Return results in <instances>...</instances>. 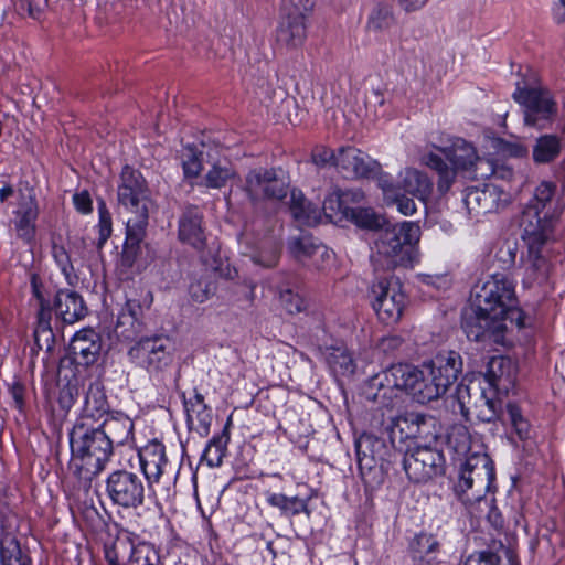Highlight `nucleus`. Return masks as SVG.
Segmentation results:
<instances>
[{
  "instance_id": "69168bd1",
  "label": "nucleus",
  "mask_w": 565,
  "mask_h": 565,
  "mask_svg": "<svg viewBox=\"0 0 565 565\" xmlns=\"http://www.w3.org/2000/svg\"><path fill=\"white\" fill-rule=\"evenodd\" d=\"M32 289H33V295L34 297L36 298L38 302H39V306H43V305H47L49 301H46L36 284V279L35 277L32 278Z\"/></svg>"
},
{
  "instance_id": "ddd939ff",
  "label": "nucleus",
  "mask_w": 565,
  "mask_h": 565,
  "mask_svg": "<svg viewBox=\"0 0 565 565\" xmlns=\"http://www.w3.org/2000/svg\"><path fill=\"white\" fill-rule=\"evenodd\" d=\"M141 470L150 488L154 489L161 483L169 484L177 478V468L167 457L166 447L153 440L138 451Z\"/></svg>"
},
{
  "instance_id": "e2e57ef3",
  "label": "nucleus",
  "mask_w": 565,
  "mask_h": 565,
  "mask_svg": "<svg viewBox=\"0 0 565 565\" xmlns=\"http://www.w3.org/2000/svg\"><path fill=\"white\" fill-rule=\"evenodd\" d=\"M194 399H195V404L191 403V408L188 407V414H189L190 418H192V413L195 412V406L201 407L203 412H205V409H206V406L203 403L204 402L203 395L196 393L194 396Z\"/></svg>"
},
{
  "instance_id": "39448f33",
  "label": "nucleus",
  "mask_w": 565,
  "mask_h": 565,
  "mask_svg": "<svg viewBox=\"0 0 565 565\" xmlns=\"http://www.w3.org/2000/svg\"><path fill=\"white\" fill-rule=\"evenodd\" d=\"M184 177H235L236 171L217 143L186 145L180 152Z\"/></svg>"
},
{
  "instance_id": "774afa93",
  "label": "nucleus",
  "mask_w": 565,
  "mask_h": 565,
  "mask_svg": "<svg viewBox=\"0 0 565 565\" xmlns=\"http://www.w3.org/2000/svg\"><path fill=\"white\" fill-rule=\"evenodd\" d=\"M13 194V188L10 185H4L0 188V201L4 202L9 196Z\"/></svg>"
},
{
  "instance_id": "a19ab883",
  "label": "nucleus",
  "mask_w": 565,
  "mask_h": 565,
  "mask_svg": "<svg viewBox=\"0 0 565 565\" xmlns=\"http://www.w3.org/2000/svg\"><path fill=\"white\" fill-rule=\"evenodd\" d=\"M267 502L286 515H297L307 512V502L298 497H287L282 493H267Z\"/></svg>"
},
{
  "instance_id": "6ab92c4d",
  "label": "nucleus",
  "mask_w": 565,
  "mask_h": 565,
  "mask_svg": "<svg viewBox=\"0 0 565 565\" xmlns=\"http://www.w3.org/2000/svg\"><path fill=\"white\" fill-rule=\"evenodd\" d=\"M292 9L285 4L286 14L281 18L276 31V43L281 49H296L303 44L307 31L305 14L312 4L300 7L295 0H289Z\"/></svg>"
},
{
  "instance_id": "aec40b11",
  "label": "nucleus",
  "mask_w": 565,
  "mask_h": 565,
  "mask_svg": "<svg viewBox=\"0 0 565 565\" xmlns=\"http://www.w3.org/2000/svg\"><path fill=\"white\" fill-rule=\"evenodd\" d=\"M512 200V194L501 184L484 182L468 186L465 203L470 212L489 213L503 207Z\"/></svg>"
},
{
  "instance_id": "f8f14e48",
  "label": "nucleus",
  "mask_w": 565,
  "mask_h": 565,
  "mask_svg": "<svg viewBox=\"0 0 565 565\" xmlns=\"http://www.w3.org/2000/svg\"><path fill=\"white\" fill-rule=\"evenodd\" d=\"M372 307L385 324L397 322L404 312L407 298L399 282L393 278H381L372 285Z\"/></svg>"
},
{
  "instance_id": "3c124183",
  "label": "nucleus",
  "mask_w": 565,
  "mask_h": 565,
  "mask_svg": "<svg viewBox=\"0 0 565 565\" xmlns=\"http://www.w3.org/2000/svg\"><path fill=\"white\" fill-rule=\"evenodd\" d=\"M507 412L509 419L521 439L529 436V423L523 418L521 409L515 404H508Z\"/></svg>"
},
{
  "instance_id": "58836bf2",
  "label": "nucleus",
  "mask_w": 565,
  "mask_h": 565,
  "mask_svg": "<svg viewBox=\"0 0 565 565\" xmlns=\"http://www.w3.org/2000/svg\"><path fill=\"white\" fill-rule=\"evenodd\" d=\"M327 361L334 374L347 376L355 371V362L343 345L330 348Z\"/></svg>"
},
{
  "instance_id": "7c9ffc66",
  "label": "nucleus",
  "mask_w": 565,
  "mask_h": 565,
  "mask_svg": "<svg viewBox=\"0 0 565 565\" xmlns=\"http://www.w3.org/2000/svg\"><path fill=\"white\" fill-rule=\"evenodd\" d=\"M364 193L360 190L340 191L335 190L326 198L322 211L326 217L331 221H342L347 218L350 210V203L362 201Z\"/></svg>"
},
{
  "instance_id": "b1692460",
  "label": "nucleus",
  "mask_w": 565,
  "mask_h": 565,
  "mask_svg": "<svg viewBox=\"0 0 565 565\" xmlns=\"http://www.w3.org/2000/svg\"><path fill=\"white\" fill-rule=\"evenodd\" d=\"M100 337L93 329H83L78 331L72 339L70 352L78 364H94L100 353Z\"/></svg>"
},
{
  "instance_id": "412c9836",
  "label": "nucleus",
  "mask_w": 565,
  "mask_h": 565,
  "mask_svg": "<svg viewBox=\"0 0 565 565\" xmlns=\"http://www.w3.org/2000/svg\"><path fill=\"white\" fill-rule=\"evenodd\" d=\"M153 554L147 544L135 546L128 537L117 539L105 547V558L109 565H156L149 555Z\"/></svg>"
},
{
  "instance_id": "c756f323",
  "label": "nucleus",
  "mask_w": 565,
  "mask_h": 565,
  "mask_svg": "<svg viewBox=\"0 0 565 565\" xmlns=\"http://www.w3.org/2000/svg\"><path fill=\"white\" fill-rule=\"evenodd\" d=\"M99 430L107 437L110 446H121L132 439L134 423L124 413L108 414L99 424Z\"/></svg>"
},
{
  "instance_id": "8fccbe9b",
  "label": "nucleus",
  "mask_w": 565,
  "mask_h": 565,
  "mask_svg": "<svg viewBox=\"0 0 565 565\" xmlns=\"http://www.w3.org/2000/svg\"><path fill=\"white\" fill-rule=\"evenodd\" d=\"M138 308L139 305L136 301L128 300L126 302L125 308L117 317L116 331L122 328L121 334L125 335V333L128 331V328H134L137 321L136 309ZM126 337H128V334H126Z\"/></svg>"
},
{
  "instance_id": "20e7f679",
  "label": "nucleus",
  "mask_w": 565,
  "mask_h": 565,
  "mask_svg": "<svg viewBox=\"0 0 565 565\" xmlns=\"http://www.w3.org/2000/svg\"><path fill=\"white\" fill-rule=\"evenodd\" d=\"M447 161L440 156L429 152L422 157V162L437 172L439 177H449L450 173L478 172L486 167L481 177H491L495 173L492 163L477 154L475 147L461 138L452 141L450 147L441 149Z\"/></svg>"
},
{
  "instance_id": "13d9d810",
  "label": "nucleus",
  "mask_w": 565,
  "mask_h": 565,
  "mask_svg": "<svg viewBox=\"0 0 565 565\" xmlns=\"http://www.w3.org/2000/svg\"><path fill=\"white\" fill-rule=\"evenodd\" d=\"M15 408L23 409L24 406V387L19 382H14L9 388Z\"/></svg>"
},
{
  "instance_id": "423d86ee",
  "label": "nucleus",
  "mask_w": 565,
  "mask_h": 565,
  "mask_svg": "<svg viewBox=\"0 0 565 565\" xmlns=\"http://www.w3.org/2000/svg\"><path fill=\"white\" fill-rule=\"evenodd\" d=\"M118 201L132 214L126 223V244L138 246L146 236L151 203L145 179H124L118 186Z\"/></svg>"
},
{
  "instance_id": "bb28decb",
  "label": "nucleus",
  "mask_w": 565,
  "mask_h": 565,
  "mask_svg": "<svg viewBox=\"0 0 565 565\" xmlns=\"http://www.w3.org/2000/svg\"><path fill=\"white\" fill-rule=\"evenodd\" d=\"M548 248L527 247L523 284L527 287L547 281L551 273Z\"/></svg>"
},
{
  "instance_id": "a18cd8bd",
  "label": "nucleus",
  "mask_w": 565,
  "mask_h": 565,
  "mask_svg": "<svg viewBox=\"0 0 565 565\" xmlns=\"http://www.w3.org/2000/svg\"><path fill=\"white\" fill-rule=\"evenodd\" d=\"M280 255L279 245L275 241L265 243L255 255L253 260L264 267H274L277 265Z\"/></svg>"
},
{
  "instance_id": "c9c22d12",
  "label": "nucleus",
  "mask_w": 565,
  "mask_h": 565,
  "mask_svg": "<svg viewBox=\"0 0 565 565\" xmlns=\"http://www.w3.org/2000/svg\"><path fill=\"white\" fill-rule=\"evenodd\" d=\"M0 558L2 565H29V557L22 553L17 537L9 532L0 535Z\"/></svg>"
},
{
  "instance_id": "2f4dec72",
  "label": "nucleus",
  "mask_w": 565,
  "mask_h": 565,
  "mask_svg": "<svg viewBox=\"0 0 565 565\" xmlns=\"http://www.w3.org/2000/svg\"><path fill=\"white\" fill-rule=\"evenodd\" d=\"M565 204L561 195L558 183L555 180H542L534 189L533 202L530 205H537L540 210L558 215Z\"/></svg>"
},
{
  "instance_id": "1a4fd4ad",
  "label": "nucleus",
  "mask_w": 565,
  "mask_h": 565,
  "mask_svg": "<svg viewBox=\"0 0 565 565\" xmlns=\"http://www.w3.org/2000/svg\"><path fill=\"white\" fill-rule=\"evenodd\" d=\"M383 201L387 206H396L403 215L416 212L414 199L426 202L434 195L431 179H379Z\"/></svg>"
},
{
  "instance_id": "cd10ccee",
  "label": "nucleus",
  "mask_w": 565,
  "mask_h": 565,
  "mask_svg": "<svg viewBox=\"0 0 565 565\" xmlns=\"http://www.w3.org/2000/svg\"><path fill=\"white\" fill-rule=\"evenodd\" d=\"M54 308L57 318L66 324H73L84 319L88 311L82 296L70 289L56 292Z\"/></svg>"
},
{
  "instance_id": "0eeeda50",
  "label": "nucleus",
  "mask_w": 565,
  "mask_h": 565,
  "mask_svg": "<svg viewBox=\"0 0 565 565\" xmlns=\"http://www.w3.org/2000/svg\"><path fill=\"white\" fill-rule=\"evenodd\" d=\"M494 482L493 462L487 454L473 452L462 463L455 491L466 504L479 502Z\"/></svg>"
},
{
  "instance_id": "473e14b6",
  "label": "nucleus",
  "mask_w": 565,
  "mask_h": 565,
  "mask_svg": "<svg viewBox=\"0 0 565 565\" xmlns=\"http://www.w3.org/2000/svg\"><path fill=\"white\" fill-rule=\"evenodd\" d=\"M15 231L20 238L30 243L35 235V221L38 217V206L32 195L23 202L15 212Z\"/></svg>"
},
{
  "instance_id": "72a5a7b5",
  "label": "nucleus",
  "mask_w": 565,
  "mask_h": 565,
  "mask_svg": "<svg viewBox=\"0 0 565 565\" xmlns=\"http://www.w3.org/2000/svg\"><path fill=\"white\" fill-rule=\"evenodd\" d=\"M290 210L294 217L302 225L313 226L321 220L320 209L307 202L302 192L299 190H291Z\"/></svg>"
},
{
  "instance_id": "9b49d317",
  "label": "nucleus",
  "mask_w": 565,
  "mask_h": 565,
  "mask_svg": "<svg viewBox=\"0 0 565 565\" xmlns=\"http://www.w3.org/2000/svg\"><path fill=\"white\" fill-rule=\"evenodd\" d=\"M513 99L524 108L525 125L537 129L550 126L557 114V106L551 93L541 86H518Z\"/></svg>"
},
{
  "instance_id": "f704fd0d",
  "label": "nucleus",
  "mask_w": 565,
  "mask_h": 565,
  "mask_svg": "<svg viewBox=\"0 0 565 565\" xmlns=\"http://www.w3.org/2000/svg\"><path fill=\"white\" fill-rule=\"evenodd\" d=\"M248 190L254 198L282 200L288 192V185L284 179H249Z\"/></svg>"
},
{
  "instance_id": "4c0bfd02",
  "label": "nucleus",
  "mask_w": 565,
  "mask_h": 565,
  "mask_svg": "<svg viewBox=\"0 0 565 565\" xmlns=\"http://www.w3.org/2000/svg\"><path fill=\"white\" fill-rule=\"evenodd\" d=\"M561 152V139L555 135H543L533 147V159L536 163H548Z\"/></svg>"
},
{
  "instance_id": "052dcab7",
  "label": "nucleus",
  "mask_w": 565,
  "mask_h": 565,
  "mask_svg": "<svg viewBox=\"0 0 565 565\" xmlns=\"http://www.w3.org/2000/svg\"><path fill=\"white\" fill-rule=\"evenodd\" d=\"M553 18L557 23L565 22V0H557L552 7Z\"/></svg>"
},
{
  "instance_id": "9d476101",
  "label": "nucleus",
  "mask_w": 565,
  "mask_h": 565,
  "mask_svg": "<svg viewBox=\"0 0 565 565\" xmlns=\"http://www.w3.org/2000/svg\"><path fill=\"white\" fill-rule=\"evenodd\" d=\"M312 162L318 167L334 166L355 177H379L382 174L380 162L367 153L352 146L340 147L337 151L324 147H316Z\"/></svg>"
},
{
  "instance_id": "5701e85b",
  "label": "nucleus",
  "mask_w": 565,
  "mask_h": 565,
  "mask_svg": "<svg viewBox=\"0 0 565 565\" xmlns=\"http://www.w3.org/2000/svg\"><path fill=\"white\" fill-rule=\"evenodd\" d=\"M396 426L407 439L430 441L437 437L436 419L420 413H407L401 416Z\"/></svg>"
},
{
  "instance_id": "09e8293b",
  "label": "nucleus",
  "mask_w": 565,
  "mask_h": 565,
  "mask_svg": "<svg viewBox=\"0 0 565 565\" xmlns=\"http://www.w3.org/2000/svg\"><path fill=\"white\" fill-rule=\"evenodd\" d=\"M215 287L207 278L201 277L193 280L189 286L191 299L198 303H203L214 294Z\"/></svg>"
},
{
  "instance_id": "393cba45",
  "label": "nucleus",
  "mask_w": 565,
  "mask_h": 565,
  "mask_svg": "<svg viewBox=\"0 0 565 565\" xmlns=\"http://www.w3.org/2000/svg\"><path fill=\"white\" fill-rule=\"evenodd\" d=\"M108 414L106 395L98 383H93L87 390L82 414L74 425L99 426Z\"/></svg>"
},
{
  "instance_id": "49530a36",
  "label": "nucleus",
  "mask_w": 565,
  "mask_h": 565,
  "mask_svg": "<svg viewBox=\"0 0 565 565\" xmlns=\"http://www.w3.org/2000/svg\"><path fill=\"white\" fill-rule=\"evenodd\" d=\"M438 547L437 540L430 534L417 535L411 544L414 558L424 559L435 553Z\"/></svg>"
},
{
  "instance_id": "680f3d73",
  "label": "nucleus",
  "mask_w": 565,
  "mask_h": 565,
  "mask_svg": "<svg viewBox=\"0 0 565 565\" xmlns=\"http://www.w3.org/2000/svg\"><path fill=\"white\" fill-rule=\"evenodd\" d=\"M399 2L405 8V10L412 11L422 8L427 2V0H399Z\"/></svg>"
},
{
  "instance_id": "6e6552de",
  "label": "nucleus",
  "mask_w": 565,
  "mask_h": 565,
  "mask_svg": "<svg viewBox=\"0 0 565 565\" xmlns=\"http://www.w3.org/2000/svg\"><path fill=\"white\" fill-rule=\"evenodd\" d=\"M420 237V228L413 222H402L385 227L375 243L377 254L388 267L408 266L414 256V246Z\"/></svg>"
},
{
  "instance_id": "dca6fc26",
  "label": "nucleus",
  "mask_w": 565,
  "mask_h": 565,
  "mask_svg": "<svg viewBox=\"0 0 565 565\" xmlns=\"http://www.w3.org/2000/svg\"><path fill=\"white\" fill-rule=\"evenodd\" d=\"M555 214L540 210L537 205H527L521 216L522 238L527 247L547 248L553 237Z\"/></svg>"
},
{
  "instance_id": "338daca9",
  "label": "nucleus",
  "mask_w": 565,
  "mask_h": 565,
  "mask_svg": "<svg viewBox=\"0 0 565 565\" xmlns=\"http://www.w3.org/2000/svg\"><path fill=\"white\" fill-rule=\"evenodd\" d=\"M451 185V179H439L437 192L443 195Z\"/></svg>"
},
{
  "instance_id": "4468645a",
  "label": "nucleus",
  "mask_w": 565,
  "mask_h": 565,
  "mask_svg": "<svg viewBox=\"0 0 565 565\" xmlns=\"http://www.w3.org/2000/svg\"><path fill=\"white\" fill-rule=\"evenodd\" d=\"M173 345L168 337H151L139 340L128 352L129 358L148 372H160L172 362Z\"/></svg>"
},
{
  "instance_id": "4be33fe9",
  "label": "nucleus",
  "mask_w": 565,
  "mask_h": 565,
  "mask_svg": "<svg viewBox=\"0 0 565 565\" xmlns=\"http://www.w3.org/2000/svg\"><path fill=\"white\" fill-rule=\"evenodd\" d=\"M289 250L299 262L310 260L311 265L318 269H321L323 264L332 258V253L327 246L307 234L292 237L289 241Z\"/></svg>"
},
{
  "instance_id": "0e129e2a",
  "label": "nucleus",
  "mask_w": 565,
  "mask_h": 565,
  "mask_svg": "<svg viewBox=\"0 0 565 565\" xmlns=\"http://www.w3.org/2000/svg\"><path fill=\"white\" fill-rule=\"evenodd\" d=\"M20 7L25 9L31 18L38 19L40 17L41 10L34 8L30 1H21Z\"/></svg>"
},
{
  "instance_id": "6e6d98bb",
  "label": "nucleus",
  "mask_w": 565,
  "mask_h": 565,
  "mask_svg": "<svg viewBox=\"0 0 565 565\" xmlns=\"http://www.w3.org/2000/svg\"><path fill=\"white\" fill-rule=\"evenodd\" d=\"M466 565H500V557L491 552H482L478 555L469 556Z\"/></svg>"
},
{
  "instance_id": "de8ad7c7",
  "label": "nucleus",
  "mask_w": 565,
  "mask_h": 565,
  "mask_svg": "<svg viewBox=\"0 0 565 565\" xmlns=\"http://www.w3.org/2000/svg\"><path fill=\"white\" fill-rule=\"evenodd\" d=\"M225 454V445L221 437L212 438L206 445L202 460L205 461L210 467H218L223 461Z\"/></svg>"
},
{
  "instance_id": "ea45409f",
  "label": "nucleus",
  "mask_w": 565,
  "mask_h": 565,
  "mask_svg": "<svg viewBox=\"0 0 565 565\" xmlns=\"http://www.w3.org/2000/svg\"><path fill=\"white\" fill-rule=\"evenodd\" d=\"M471 416L483 423H490L498 417L497 402L487 397L484 390H476V401L472 403Z\"/></svg>"
},
{
  "instance_id": "a211bd4d",
  "label": "nucleus",
  "mask_w": 565,
  "mask_h": 565,
  "mask_svg": "<svg viewBox=\"0 0 565 565\" xmlns=\"http://www.w3.org/2000/svg\"><path fill=\"white\" fill-rule=\"evenodd\" d=\"M106 490L114 503L124 508H137L145 499L142 480L134 472L117 470L109 475Z\"/></svg>"
},
{
  "instance_id": "2eb2a0df",
  "label": "nucleus",
  "mask_w": 565,
  "mask_h": 565,
  "mask_svg": "<svg viewBox=\"0 0 565 565\" xmlns=\"http://www.w3.org/2000/svg\"><path fill=\"white\" fill-rule=\"evenodd\" d=\"M358 465L366 487L375 488L384 480L379 459L385 451V443L371 434L361 435L355 441Z\"/></svg>"
},
{
  "instance_id": "7ed1b4c3",
  "label": "nucleus",
  "mask_w": 565,
  "mask_h": 565,
  "mask_svg": "<svg viewBox=\"0 0 565 565\" xmlns=\"http://www.w3.org/2000/svg\"><path fill=\"white\" fill-rule=\"evenodd\" d=\"M99 426L74 425L70 433L71 468L78 478L90 480L100 473L114 448Z\"/></svg>"
},
{
  "instance_id": "e433bc0d",
  "label": "nucleus",
  "mask_w": 565,
  "mask_h": 565,
  "mask_svg": "<svg viewBox=\"0 0 565 565\" xmlns=\"http://www.w3.org/2000/svg\"><path fill=\"white\" fill-rule=\"evenodd\" d=\"M476 390H482L480 385L473 381L469 383H459L456 387L452 398V409L456 411L458 407L460 414L466 420L471 419L472 403L476 401Z\"/></svg>"
},
{
  "instance_id": "37998d69",
  "label": "nucleus",
  "mask_w": 565,
  "mask_h": 565,
  "mask_svg": "<svg viewBox=\"0 0 565 565\" xmlns=\"http://www.w3.org/2000/svg\"><path fill=\"white\" fill-rule=\"evenodd\" d=\"M39 307L38 323L34 330L35 341L41 347L40 342L41 340H44L46 342L47 349H50L51 343L53 342V332L51 328L52 312L50 303Z\"/></svg>"
},
{
  "instance_id": "4d7b16f0",
  "label": "nucleus",
  "mask_w": 565,
  "mask_h": 565,
  "mask_svg": "<svg viewBox=\"0 0 565 565\" xmlns=\"http://www.w3.org/2000/svg\"><path fill=\"white\" fill-rule=\"evenodd\" d=\"M73 202L76 210L83 214L92 212V199L87 191H82L73 195Z\"/></svg>"
},
{
  "instance_id": "f257e3e1",
  "label": "nucleus",
  "mask_w": 565,
  "mask_h": 565,
  "mask_svg": "<svg viewBox=\"0 0 565 565\" xmlns=\"http://www.w3.org/2000/svg\"><path fill=\"white\" fill-rule=\"evenodd\" d=\"M473 315L462 328L470 340L501 344L508 322L518 329L526 327L527 317L516 306L515 288L504 274H493L475 284L471 290Z\"/></svg>"
},
{
  "instance_id": "c85d7f7f",
  "label": "nucleus",
  "mask_w": 565,
  "mask_h": 565,
  "mask_svg": "<svg viewBox=\"0 0 565 565\" xmlns=\"http://www.w3.org/2000/svg\"><path fill=\"white\" fill-rule=\"evenodd\" d=\"M202 213L198 207H188L179 220V239L200 250L205 246Z\"/></svg>"
},
{
  "instance_id": "a878e982",
  "label": "nucleus",
  "mask_w": 565,
  "mask_h": 565,
  "mask_svg": "<svg viewBox=\"0 0 565 565\" xmlns=\"http://www.w3.org/2000/svg\"><path fill=\"white\" fill-rule=\"evenodd\" d=\"M484 379L498 392L508 393L515 384L516 365L504 356H493L488 363Z\"/></svg>"
},
{
  "instance_id": "f3484780",
  "label": "nucleus",
  "mask_w": 565,
  "mask_h": 565,
  "mask_svg": "<svg viewBox=\"0 0 565 565\" xmlns=\"http://www.w3.org/2000/svg\"><path fill=\"white\" fill-rule=\"evenodd\" d=\"M403 465L409 480L424 483L443 473L444 456L431 447L417 446L405 455Z\"/></svg>"
},
{
  "instance_id": "bf43d9fd",
  "label": "nucleus",
  "mask_w": 565,
  "mask_h": 565,
  "mask_svg": "<svg viewBox=\"0 0 565 565\" xmlns=\"http://www.w3.org/2000/svg\"><path fill=\"white\" fill-rule=\"evenodd\" d=\"M99 245L104 244L111 234V217H99Z\"/></svg>"
},
{
  "instance_id": "864d4df0",
  "label": "nucleus",
  "mask_w": 565,
  "mask_h": 565,
  "mask_svg": "<svg viewBox=\"0 0 565 565\" xmlns=\"http://www.w3.org/2000/svg\"><path fill=\"white\" fill-rule=\"evenodd\" d=\"M52 255L56 264L61 268L62 273L68 280L73 274V266L67 252L62 245H57L54 243L52 246Z\"/></svg>"
},
{
  "instance_id": "79ce46f5",
  "label": "nucleus",
  "mask_w": 565,
  "mask_h": 565,
  "mask_svg": "<svg viewBox=\"0 0 565 565\" xmlns=\"http://www.w3.org/2000/svg\"><path fill=\"white\" fill-rule=\"evenodd\" d=\"M345 220L365 230H377L384 222L383 217L370 207H350Z\"/></svg>"
},
{
  "instance_id": "f03ea898",
  "label": "nucleus",
  "mask_w": 565,
  "mask_h": 565,
  "mask_svg": "<svg viewBox=\"0 0 565 565\" xmlns=\"http://www.w3.org/2000/svg\"><path fill=\"white\" fill-rule=\"evenodd\" d=\"M462 360L456 351H441L420 369L399 364L391 370L394 385L406 391L416 402L427 404L440 398L457 380Z\"/></svg>"
},
{
  "instance_id": "c03bdc74",
  "label": "nucleus",
  "mask_w": 565,
  "mask_h": 565,
  "mask_svg": "<svg viewBox=\"0 0 565 565\" xmlns=\"http://www.w3.org/2000/svg\"><path fill=\"white\" fill-rule=\"evenodd\" d=\"M448 443L458 455L467 456L472 448V440L465 426H455L448 435Z\"/></svg>"
},
{
  "instance_id": "603ef678",
  "label": "nucleus",
  "mask_w": 565,
  "mask_h": 565,
  "mask_svg": "<svg viewBox=\"0 0 565 565\" xmlns=\"http://www.w3.org/2000/svg\"><path fill=\"white\" fill-rule=\"evenodd\" d=\"M280 301L289 313L301 312L306 307L303 298L290 289L280 292Z\"/></svg>"
},
{
  "instance_id": "5fc2aeb1",
  "label": "nucleus",
  "mask_w": 565,
  "mask_h": 565,
  "mask_svg": "<svg viewBox=\"0 0 565 565\" xmlns=\"http://www.w3.org/2000/svg\"><path fill=\"white\" fill-rule=\"evenodd\" d=\"M392 22V17L387 10L374 11L369 19V28L377 31L388 28Z\"/></svg>"
}]
</instances>
